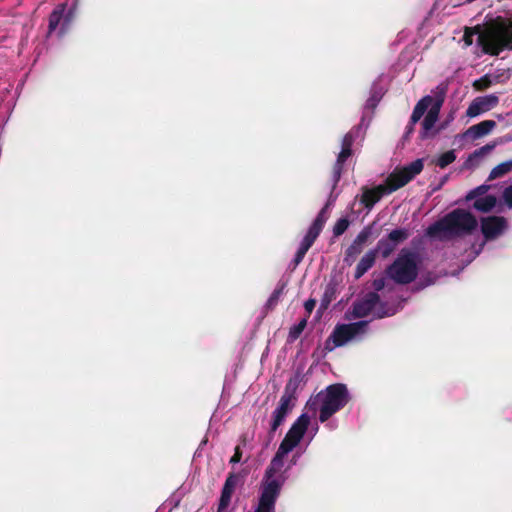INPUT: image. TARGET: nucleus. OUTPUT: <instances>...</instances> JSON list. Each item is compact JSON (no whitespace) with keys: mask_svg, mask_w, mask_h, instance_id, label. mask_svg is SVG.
Segmentation results:
<instances>
[{"mask_svg":"<svg viewBox=\"0 0 512 512\" xmlns=\"http://www.w3.org/2000/svg\"><path fill=\"white\" fill-rule=\"evenodd\" d=\"M447 85L439 84L434 90L433 95L423 96L414 106L409 122L405 128V138H408L413 132L417 122L424 116L421 122L419 137L421 140L434 138L444 125L435 129V124L439 119L441 108L445 102Z\"/></svg>","mask_w":512,"mask_h":512,"instance_id":"nucleus-1","label":"nucleus"},{"mask_svg":"<svg viewBox=\"0 0 512 512\" xmlns=\"http://www.w3.org/2000/svg\"><path fill=\"white\" fill-rule=\"evenodd\" d=\"M477 225V219L471 212L457 208L431 224L426 234L439 240H450L471 234Z\"/></svg>","mask_w":512,"mask_h":512,"instance_id":"nucleus-2","label":"nucleus"},{"mask_svg":"<svg viewBox=\"0 0 512 512\" xmlns=\"http://www.w3.org/2000/svg\"><path fill=\"white\" fill-rule=\"evenodd\" d=\"M418 273V254L409 249H402L395 260L385 269L386 276L399 285L414 282Z\"/></svg>","mask_w":512,"mask_h":512,"instance_id":"nucleus-3","label":"nucleus"},{"mask_svg":"<svg viewBox=\"0 0 512 512\" xmlns=\"http://www.w3.org/2000/svg\"><path fill=\"white\" fill-rule=\"evenodd\" d=\"M302 381V376L300 373H296L293 377H291L284 388V392L280 397L277 407L272 412L270 427L268 430L269 439H273L278 428L284 423L286 417L294 407L297 402V390Z\"/></svg>","mask_w":512,"mask_h":512,"instance_id":"nucleus-4","label":"nucleus"},{"mask_svg":"<svg viewBox=\"0 0 512 512\" xmlns=\"http://www.w3.org/2000/svg\"><path fill=\"white\" fill-rule=\"evenodd\" d=\"M478 44L492 56H498L504 49L512 50V20L499 22L489 34H480Z\"/></svg>","mask_w":512,"mask_h":512,"instance_id":"nucleus-5","label":"nucleus"},{"mask_svg":"<svg viewBox=\"0 0 512 512\" xmlns=\"http://www.w3.org/2000/svg\"><path fill=\"white\" fill-rule=\"evenodd\" d=\"M317 398L321 400L319 420L324 423L347 404L349 394L345 384L336 383L329 385L325 393H319Z\"/></svg>","mask_w":512,"mask_h":512,"instance_id":"nucleus-6","label":"nucleus"},{"mask_svg":"<svg viewBox=\"0 0 512 512\" xmlns=\"http://www.w3.org/2000/svg\"><path fill=\"white\" fill-rule=\"evenodd\" d=\"M329 203H327L318 213L315 220L309 227L306 235L304 236L296 254L292 261V270H294L303 260L305 257L307 251L311 248V246L314 244L318 236L320 235L327 219V209H328Z\"/></svg>","mask_w":512,"mask_h":512,"instance_id":"nucleus-7","label":"nucleus"},{"mask_svg":"<svg viewBox=\"0 0 512 512\" xmlns=\"http://www.w3.org/2000/svg\"><path fill=\"white\" fill-rule=\"evenodd\" d=\"M384 304L380 303V296L377 292H368L364 297L353 303V316L364 318L374 311L375 318L381 319L391 314L384 310Z\"/></svg>","mask_w":512,"mask_h":512,"instance_id":"nucleus-8","label":"nucleus"},{"mask_svg":"<svg viewBox=\"0 0 512 512\" xmlns=\"http://www.w3.org/2000/svg\"><path fill=\"white\" fill-rule=\"evenodd\" d=\"M309 424L310 417L308 416V414H301L289 428L284 439L280 443L278 450H280L281 453L288 454L295 447H297L298 444L303 439Z\"/></svg>","mask_w":512,"mask_h":512,"instance_id":"nucleus-9","label":"nucleus"},{"mask_svg":"<svg viewBox=\"0 0 512 512\" xmlns=\"http://www.w3.org/2000/svg\"><path fill=\"white\" fill-rule=\"evenodd\" d=\"M369 321L361 320L349 324H338L331 333L329 339L332 340L335 347L344 346L347 342L353 340L358 335L365 334Z\"/></svg>","mask_w":512,"mask_h":512,"instance_id":"nucleus-10","label":"nucleus"},{"mask_svg":"<svg viewBox=\"0 0 512 512\" xmlns=\"http://www.w3.org/2000/svg\"><path fill=\"white\" fill-rule=\"evenodd\" d=\"M287 454L281 453L280 450H277L274 457L272 458L269 466L265 470L264 478L262 480V487L261 489H265L268 484L275 483L278 487V496L280 495L281 488L285 482V478L282 474L276 476L277 473H280L282 471V468L284 466V457Z\"/></svg>","mask_w":512,"mask_h":512,"instance_id":"nucleus-11","label":"nucleus"},{"mask_svg":"<svg viewBox=\"0 0 512 512\" xmlns=\"http://www.w3.org/2000/svg\"><path fill=\"white\" fill-rule=\"evenodd\" d=\"M506 228V220L501 216H488L481 219V231L487 240L498 237Z\"/></svg>","mask_w":512,"mask_h":512,"instance_id":"nucleus-12","label":"nucleus"},{"mask_svg":"<svg viewBox=\"0 0 512 512\" xmlns=\"http://www.w3.org/2000/svg\"><path fill=\"white\" fill-rule=\"evenodd\" d=\"M278 485L270 483L265 489H261L259 503L254 512H275V504L278 496Z\"/></svg>","mask_w":512,"mask_h":512,"instance_id":"nucleus-13","label":"nucleus"},{"mask_svg":"<svg viewBox=\"0 0 512 512\" xmlns=\"http://www.w3.org/2000/svg\"><path fill=\"white\" fill-rule=\"evenodd\" d=\"M498 102L499 98L493 94L477 97L468 106L466 115L471 118L476 117L494 108Z\"/></svg>","mask_w":512,"mask_h":512,"instance_id":"nucleus-14","label":"nucleus"},{"mask_svg":"<svg viewBox=\"0 0 512 512\" xmlns=\"http://www.w3.org/2000/svg\"><path fill=\"white\" fill-rule=\"evenodd\" d=\"M239 481H240L239 474H237V473H229L228 474V476L224 482L222 491H221L217 512H224L227 509V507L229 506V504L231 502L232 494L234 493L235 488L239 484Z\"/></svg>","mask_w":512,"mask_h":512,"instance_id":"nucleus-15","label":"nucleus"},{"mask_svg":"<svg viewBox=\"0 0 512 512\" xmlns=\"http://www.w3.org/2000/svg\"><path fill=\"white\" fill-rule=\"evenodd\" d=\"M362 195L360 198L361 204L368 210H371L374 205L381 200L384 195L389 194L384 185L380 184L373 188L363 186L361 188Z\"/></svg>","mask_w":512,"mask_h":512,"instance_id":"nucleus-16","label":"nucleus"},{"mask_svg":"<svg viewBox=\"0 0 512 512\" xmlns=\"http://www.w3.org/2000/svg\"><path fill=\"white\" fill-rule=\"evenodd\" d=\"M339 292V282L337 279H330V281L325 286V290L320 301L319 311L323 312L327 310L331 302L336 299Z\"/></svg>","mask_w":512,"mask_h":512,"instance_id":"nucleus-17","label":"nucleus"},{"mask_svg":"<svg viewBox=\"0 0 512 512\" xmlns=\"http://www.w3.org/2000/svg\"><path fill=\"white\" fill-rule=\"evenodd\" d=\"M376 257L377 250L371 249L364 254L355 269L354 278L356 280L360 279L369 269L373 267L376 261Z\"/></svg>","mask_w":512,"mask_h":512,"instance_id":"nucleus-18","label":"nucleus"},{"mask_svg":"<svg viewBox=\"0 0 512 512\" xmlns=\"http://www.w3.org/2000/svg\"><path fill=\"white\" fill-rule=\"evenodd\" d=\"M424 163L422 159H416L408 165L398 168L407 184L422 172Z\"/></svg>","mask_w":512,"mask_h":512,"instance_id":"nucleus-19","label":"nucleus"},{"mask_svg":"<svg viewBox=\"0 0 512 512\" xmlns=\"http://www.w3.org/2000/svg\"><path fill=\"white\" fill-rule=\"evenodd\" d=\"M495 127L496 122L494 120H484L469 127L467 134L471 135L474 139H478L489 134Z\"/></svg>","mask_w":512,"mask_h":512,"instance_id":"nucleus-20","label":"nucleus"},{"mask_svg":"<svg viewBox=\"0 0 512 512\" xmlns=\"http://www.w3.org/2000/svg\"><path fill=\"white\" fill-rule=\"evenodd\" d=\"M407 182L402 177V174L396 168L392 173L388 175L383 184L389 194L405 186Z\"/></svg>","mask_w":512,"mask_h":512,"instance_id":"nucleus-21","label":"nucleus"},{"mask_svg":"<svg viewBox=\"0 0 512 512\" xmlns=\"http://www.w3.org/2000/svg\"><path fill=\"white\" fill-rule=\"evenodd\" d=\"M64 11L65 5L62 4L56 7L49 15L48 36H50L58 28L60 22L63 19Z\"/></svg>","mask_w":512,"mask_h":512,"instance_id":"nucleus-22","label":"nucleus"},{"mask_svg":"<svg viewBox=\"0 0 512 512\" xmlns=\"http://www.w3.org/2000/svg\"><path fill=\"white\" fill-rule=\"evenodd\" d=\"M497 199L494 195H486L475 200L473 207L480 212H490L496 206Z\"/></svg>","mask_w":512,"mask_h":512,"instance_id":"nucleus-23","label":"nucleus"},{"mask_svg":"<svg viewBox=\"0 0 512 512\" xmlns=\"http://www.w3.org/2000/svg\"><path fill=\"white\" fill-rule=\"evenodd\" d=\"M396 245L393 242L389 241L388 236L381 238L376 247L373 250H377V254L380 253L381 256L385 259L388 258L396 249Z\"/></svg>","mask_w":512,"mask_h":512,"instance_id":"nucleus-24","label":"nucleus"},{"mask_svg":"<svg viewBox=\"0 0 512 512\" xmlns=\"http://www.w3.org/2000/svg\"><path fill=\"white\" fill-rule=\"evenodd\" d=\"M363 247L357 245L354 241L352 244L346 249L344 256V263L348 266H351L357 259V257L362 252Z\"/></svg>","mask_w":512,"mask_h":512,"instance_id":"nucleus-25","label":"nucleus"},{"mask_svg":"<svg viewBox=\"0 0 512 512\" xmlns=\"http://www.w3.org/2000/svg\"><path fill=\"white\" fill-rule=\"evenodd\" d=\"M387 236L390 242L398 246L409 238L410 232L406 228H399L392 230Z\"/></svg>","mask_w":512,"mask_h":512,"instance_id":"nucleus-26","label":"nucleus"},{"mask_svg":"<svg viewBox=\"0 0 512 512\" xmlns=\"http://www.w3.org/2000/svg\"><path fill=\"white\" fill-rule=\"evenodd\" d=\"M511 170H512V160L502 162L491 170L489 179L493 180L496 178H500V177L504 176L505 174H507L508 172H510Z\"/></svg>","mask_w":512,"mask_h":512,"instance_id":"nucleus-27","label":"nucleus"},{"mask_svg":"<svg viewBox=\"0 0 512 512\" xmlns=\"http://www.w3.org/2000/svg\"><path fill=\"white\" fill-rule=\"evenodd\" d=\"M307 326V318H303L299 323L296 325H293L288 334V341L293 342L297 340L302 332L304 331L305 327Z\"/></svg>","mask_w":512,"mask_h":512,"instance_id":"nucleus-28","label":"nucleus"},{"mask_svg":"<svg viewBox=\"0 0 512 512\" xmlns=\"http://www.w3.org/2000/svg\"><path fill=\"white\" fill-rule=\"evenodd\" d=\"M456 160V154L454 150H449L441 154L436 160V165L440 168H445Z\"/></svg>","mask_w":512,"mask_h":512,"instance_id":"nucleus-29","label":"nucleus"},{"mask_svg":"<svg viewBox=\"0 0 512 512\" xmlns=\"http://www.w3.org/2000/svg\"><path fill=\"white\" fill-rule=\"evenodd\" d=\"M372 225L365 226L354 239L357 245L364 246L372 236Z\"/></svg>","mask_w":512,"mask_h":512,"instance_id":"nucleus-30","label":"nucleus"},{"mask_svg":"<svg viewBox=\"0 0 512 512\" xmlns=\"http://www.w3.org/2000/svg\"><path fill=\"white\" fill-rule=\"evenodd\" d=\"M350 225L349 220L346 217L338 219L333 227V235L339 237L348 229Z\"/></svg>","mask_w":512,"mask_h":512,"instance_id":"nucleus-31","label":"nucleus"},{"mask_svg":"<svg viewBox=\"0 0 512 512\" xmlns=\"http://www.w3.org/2000/svg\"><path fill=\"white\" fill-rule=\"evenodd\" d=\"M492 85V80L489 75H484L480 79L474 81L473 86L476 90L482 91Z\"/></svg>","mask_w":512,"mask_h":512,"instance_id":"nucleus-32","label":"nucleus"},{"mask_svg":"<svg viewBox=\"0 0 512 512\" xmlns=\"http://www.w3.org/2000/svg\"><path fill=\"white\" fill-rule=\"evenodd\" d=\"M487 191V186L485 185H481L473 190H471L467 195H466V200L467 201H470V200H473L475 199L476 197L484 194L485 192Z\"/></svg>","mask_w":512,"mask_h":512,"instance_id":"nucleus-33","label":"nucleus"},{"mask_svg":"<svg viewBox=\"0 0 512 512\" xmlns=\"http://www.w3.org/2000/svg\"><path fill=\"white\" fill-rule=\"evenodd\" d=\"M354 141H355L354 134L352 132L346 133L342 139V148L352 150Z\"/></svg>","mask_w":512,"mask_h":512,"instance_id":"nucleus-34","label":"nucleus"},{"mask_svg":"<svg viewBox=\"0 0 512 512\" xmlns=\"http://www.w3.org/2000/svg\"><path fill=\"white\" fill-rule=\"evenodd\" d=\"M343 165L335 162L333 165L332 173H333V180H334V186L339 182L341 178Z\"/></svg>","mask_w":512,"mask_h":512,"instance_id":"nucleus-35","label":"nucleus"},{"mask_svg":"<svg viewBox=\"0 0 512 512\" xmlns=\"http://www.w3.org/2000/svg\"><path fill=\"white\" fill-rule=\"evenodd\" d=\"M352 155V150L348 149H341L340 153L338 154L336 162L339 164L344 165L347 159Z\"/></svg>","mask_w":512,"mask_h":512,"instance_id":"nucleus-36","label":"nucleus"},{"mask_svg":"<svg viewBox=\"0 0 512 512\" xmlns=\"http://www.w3.org/2000/svg\"><path fill=\"white\" fill-rule=\"evenodd\" d=\"M503 199L509 207H512V185H510L504 189Z\"/></svg>","mask_w":512,"mask_h":512,"instance_id":"nucleus-37","label":"nucleus"},{"mask_svg":"<svg viewBox=\"0 0 512 512\" xmlns=\"http://www.w3.org/2000/svg\"><path fill=\"white\" fill-rule=\"evenodd\" d=\"M282 291H283V287H281L279 289H275L268 299V305L271 306V305L276 304L280 295L282 294Z\"/></svg>","mask_w":512,"mask_h":512,"instance_id":"nucleus-38","label":"nucleus"},{"mask_svg":"<svg viewBox=\"0 0 512 512\" xmlns=\"http://www.w3.org/2000/svg\"><path fill=\"white\" fill-rule=\"evenodd\" d=\"M241 458H242V451H241L239 446H236L235 450H234V454L230 458V463L231 464H237V463H239L241 461Z\"/></svg>","mask_w":512,"mask_h":512,"instance_id":"nucleus-39","label":"nucleus"},{"mask_svg":"<svg viewBox=\"0 0 512 512\" xmlns=\"http://www.w3.org/2000/svg\"><path fill=\"white\" fill-rule=\"evenodd\" d=\"M372 286L375 289V291L383 290L385 287V279L384 278L374 279L372 282Z\"/></svg>","mask_w":512,"mask_h":512,"instance_id":"nucleus-40","label":"nucleus"},{"mask_svg":"<svg viewBox=\"0 0 512 512\" xmlns=\"http://www.w3.org/2000/svg\"><path fill=\"white\" fill-rule=\"evenodd\" d=\"M315 305H316V300H314V299H308L304 303V308L307 311L308 316L312 313L313 309L315 308Z\"/></svg>","mask_w":512,"mask_h":512,"instance_id":"nucleus-41","label":"nucleus"},{"mask_svg":"<svg viewBox=\"0 0 512 512\" xmlns=\"http://www.w3.org/2000/svg\"><path fill=\"white\" fill-rule=\"evenodd\" d=\"M494 146L493 145H490V144H486L485 146L481 147L479 150H476L474 152V155L478 156V155H482L484 153H487L489 152Z\"/></svg>","mask_w":512,"mask_h":512,"instance_id":"nucleus-42","label":"nucleus"},{"mask_svg":"<svg viewBox=\"0 0 512 512\" xmlns=\"http://www.w3.org/2000/svg\"><path fill=\"white\" fill-rule=\"evenodd\" d=\"M69 22H70V18L67 16L58 32L59 36H63L65 34V31L69 25Z\"/></svg>","mask_w":512,"mask_h":512,"instance_id":"nucleus-43","label":"nucleus"},{"mask_svg":"<svg viewBox=\"0 0 512 512\" xmlns=\"http://www.w3.org/2000/svg\"><path fill=\"white\" fill-rule=\"evenodd\" d=\"M465 43L467 45L472 44V33H469L467 30L465 31L464 37H463Z\"/></svg>","mask_w":512,"mask_h":512,"instance_id":"nucleus-44","label":"nucleus"},{"mask_svg":"<svg viewBox=\"0 0 512 512\" xmlns=\"http://www.w3.org/2000/svg\"><path fill=\"white\" fill-rule=\"evenodd\" d=\"M450 120H453V116H452V115H450L449 119L445 120V122L441 123V124L439 125V127H440L441 125H444V129H445V128H446V126L448 125V123H449V121H450Z\"/></svg>","mask_w":512,"mask_h":512,"instance_id":"nucleus-45","label":"nucleus"},{"mask_svg":"<svg viewBox=\"0 0 512 512\" xmlns=\"http://www.w3.org/2000/svg\"><path fill=\"white\" fill-rule=\"evenodd\" d=\"M446 180H447V177H444L442 182H441V185L444 184L446 182Z\"/></svg>","mask_w":512,"mask_h":512,"instance_id":"nucleus-46","label":"nucleus"}]
</instances>
